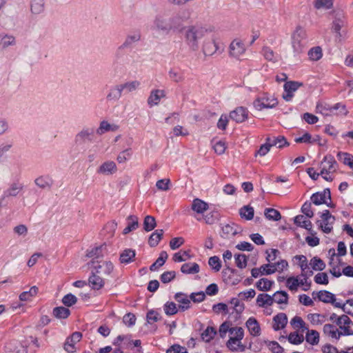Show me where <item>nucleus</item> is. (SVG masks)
Here are the masks:
<instances>
[{
	"instance_id": "nucleus-1",
	"label": "nucleus",
	"mask_w": 353,
	"mask_h": 353,
	"mask_svg": "<svg viewBox=\"0 0 353 353\" xmlns=\"http://www.w3.org/2000/svg\"><path fill=\"white\" fill-rule=\"evenodd\" d=\"M209 30L199 25L189 26L185 31V41L193 51H196L199 47V41L208 32Z\"/></svg>"
},
{
	"instance_id": "nucleus-2",
	"label": "nucleus",
	"mask_w": 353,
	"mask_h": 353,
	"mask_svg": "<svg viewBox=\"0 0 353 353\" xmlns=\"http://www.w3.org/2000/svg\"><path fill=\"white\" fill-rule=\"evenodd\" d=\"M307 34L305 30L301 27H297L292 35V47L294 55L302 53L307 44Z\"/></svg>"
},
{
	"instance_id": "nucleus-3",
	"label": "nucleus",
	"mask_w": 353,
	"mask_h": 353,
	"mask_svg": "<svg viewBox=\"0 0 353 353\" xmlns=\"http://www.w3.org/2000/svg\"><path fill=\"white\" fill-rule=\"evenodd\" d=\"M321 176L327 181H332L333 178L330 175L336 171L338 164L334 157L326 155L321 162Z\"/></svg>"
},
{
	"instance_id": "nucleus-4",
	"label": "nucleus",
	"mask_w": 353,
	"mask_h": 353,
	"mask_svg": "<svg viewBox=\"0 0 353 353\" xmlns=\"http://www.w3.org/2000/svg\"><path fill=\"white\" fill-rule=\"evenodd\" d=\"M189 18L190 13L185 10L179 11L171 17L168 16L170 32H181L184 28L185 23L189 19Z\"/></svg>"
},
{
	"instance_id": "nucleus-5",
	"label": "nucleus",
	"mask_w": 353,
	"mask_h": 353,
	"mask_svg": "<svg viewBox=\"0 0 353 353\" xmlns=\"http://www.w3.org/2000/svg\"><path fill=\"white\" fill-rule=\"evenodd\" d=\"M94 127H83L74 137V143L81 146L86 143H92L95 139Z\"/></svg>"
},
{
	"instance_id": "nucleus-6",
	"label": "nucleus",
	"mask_w": 353,
	"mask_h": 353,
	"mask_svg": "<svg viewBox=\"0 0 353 353\" xmlns=\"http://www.w3.org/2000/svg\"><path fill=\"white\" fill-rule=\"evenodd\" d=\"M151 30L159 33L168 34L170 32L168 15L165 13L157 14L153 20Z\"/></svg>"
},
{
	"instance_id": "nucleus-7",
	"label": "nucleus",
	"mask_w": 353,
	"mask_h": 353,
	"mask_svg": "<svg viewBox=\"0 0 353 353\" xmlns=\"http://www.w3.org/2000/svg\"><path fill=\"white\" fill-rule=\"evenodd\" d=\"M256 109L261 110L264 108H273L278 104L276 98L268 94H263L262 97L257 98L253 103Z\"/></svg>"
},
{
	"instance_id": "nucleus-8",
	"label": "nucleus",
	"mask_w": 353,
	"mask_h": 353,
	"mask_svg": "<svg viewBox=\"0 0 353 353\" xmlns=\"http://www.w3.org/2000/svg\"><path fill=\"white\" fill-rule=\"evenodd\" d=\"M321 217V221H317V224L323 232L325 234L330 233L333 228L332 225L335 221V217L332 216L327 210L322 212Z\"/></svg>"
},
{
	"instance_id": "nucleus-9",
	"label": "nucleus",
	"mask_w": 353,
	"mask_h": 353,
	"mask_svg": "<svg viewBox=\"0 0 353 353\" xmlns=\"http://www.w3.org/2000/svg\"><path fill=\"white\" fill-rule=\"evenodd\" d=\"M302 85L301 83L298 81H287L283 85L284 92L282 97L286 101H290L293 97L294 93Z\"/></svg>"
},
{
	"instance_id": "nucleus-10",
	"label": "nucleus",
	"mask_w": 353,
	"mask_h": 353,
	"mask_svg": "<svg viewBox=\"0 0 353 353\" xmlns=\"http://www.w3.org/2000/svg\"><path fill=\"white\" fill-rule=\"evenodd\" d=\"M82 334L79 332H75L68 337L64 343L63 348L68 353H74L76 351V344L81 341Z\"/></svg>"
},
{
	"instance_id": "nucleus-11",
	"label": "nucleus",
	"mask_w": 353,
	"mask_h": 353,
	"mask_svg": "<svg viewBox=\"0 0 353 353\" xmlns=\"http://www.w3.org/2000/svg\"><path fill=\"white\" fill-rule=\"evenodd\" d=\"M245 52L244 43L239 39L233 40L229 47L230 57L239 58Z\"/></svg>"
},
{
	"instance_id": "nucleus-12",
	"label": "nucleus",
	"mask_w": 353,
	"mask_h": 353,
	"mask_svg": "<svg viewBox=\"0 0 353 353\" xmlns=\"http://www.w3.org/2000/svg\"><path fill=\"white\" fill-rule=\"evenodd\" d=\"M311 201L316 205L326 203V199L331 201V193L329 188H325L323 192L314 193L311 196Z\"/></svg>"
},
{
	"instance_id": "nucleus-13",
	"label": "nucleus",
	"mask_w": 353,
	"mask_h": 353,
	"mask_svg": "<svg viewBox=\"0 0 353 353\" xmlns=\"http://www.w3.org/2000/svg\"><path fill=\"white\" fill-rule=\"evenodd\" d=\"M248 110L244 107H238L230 113V118L236 123H242L248 119Z\"/></svg>"
},
{
	"instance_id": "nucleus-14",
	"label": "nucleus",
	"mask_w": 353,
	"mask_h": 353,
	"mask_svg": "<svg viewBox=\"0 0 353 353\" xmlns=\"http://www.w3.org/2000/svg\"><path fill=\"white\" fill-rule=\"evenodd\" d=\"M165 97V92L163 90L155 89L150 92L147 102L150 107L157 105L162 98Z\"/></svg>"
},
{
	"instance_id": "nucleus-15",
	"label": "nucleus",
	"mask_w": 353,
	"mask_h": 353,
	"mask_svg": "<svg viewBox=\"0 0 353 353\" xmlns=\"http://www.w3.org/2000/svg\"><path fill=\"white\" fill-rule=\"evenodd\" d=\"M175 300L179 303V310L185 311L191 307V299L186 294L177 292L174 295Z\"/></svg>"
},
{
	"instance_id": "nucleus-16",
	"label": "nucleus",
	"mask_w": 353,
	"mask_h": 353,
	"mask_svg": "<svg viewBox=\"0 0 353 353\" xmlns=\"http://www.w3.org/2000/svg\"><path fill=\"white\" fill-rule=\"evenodd\" d=\"M122 94L123 92L119 84H117L110 88L106 95V100L108 102H117L121 99Z\"/></svg>"
},
{
	"instance_id": "nucleus-17",
	"label": "nucleus",
	"mask_w": 353,
	"mask_h": 353,
	"mask_svg": "<svg viewBox=\"0 0 353 353\" xmlns=\"http://www.w3.org/2000/svg\"><path fill=\"white\" fill-rule=\"evenodd\" d=\"M23 185L19 182H14L3 192L1 200L10 196H17L23 190Z\"/></svg>"
},
{
	"instance_id": "nucleus-18",
	"label": "nucleus",
	"mask_w": 353,
	"mask_h": 353,
	"mask_svg": "<svg viewBox=\"0 0 353 353\" xmlns=\"http://www.w3.org/2000/svg\"><path fill=\"white\" fill-rule=\"evenodd\" d=\"M99 273L93 269L92 270V275L89 277L88 282L90 286L94 290H99L104 285V281L101 276H99Z\"/></svg>"
},
{
	"instance_id": "nucleus-19",
	"label": "nucleus",
	"mask_w": 353,
	"mask_h": 353,
	"mask_svg": "<svg viewBox=\"0 0 353 353\" xmlns=\"http://www.w3.org/2000/svg\"><path fill=\"white\" fill-rule=\"evenodd\" d=\"M245 325L252 336H258L261 334V327L259 322L255 318L250 317L247 320Z\"/></svg>"
},
{
	"instance_id": "nucleus-20",
	"label": "nucleus",
	"mask_w": 353,
	"mask_h": 353,
	"mask_svg": "<svg viewBox=\"0 0 353 353\" xmlns=\"http://www.w3.org/2000/svg\"><path fill=\"white\" fill-rule=\"evenodd\" d=\"M288 323V317L285 313H279L273 318L272 327L275 331L281 330L285 327Z\"/></svg>"
},
{
	"instance_id": "nucleus-21",
	"label": "nucleus",
	"mask_w": 353,
	"mask_h": 353,
	"mask_svg": "<svg viewBox=\"0 0 353 353\" xmlns=\"http://www.w3.org/2000/svg\"><path fill=\"white\" fill-rule=\"evenodd\" d=\"M323 330L326 336L332 339L338 341L341 336V334L339 333V330L333 324L327 323L324 325Z\"/></svg>"
},
{
	"instance_id": "nucleus-22",
	"label": "nucleus",
	"mask_w": 353,
	"mask_h": 353,
	"mask_svg": "<svg viewBox=\"0 0 353 353\" xmlns=\"http://www.w3.org/2000/svg\"><path fill=\"white\" fill-rule=\"evenodd\" d=\"M220 49L219 43L214 39L212 41L205 42L203 47V52L205 55H212Z\"/></svg>"
},
{
	"instance_id": "nucleus-23",
	"label": "nucleus",
	"mask_w": 353,
	"mask_h": 353,
	"mask_svg": "<svg viewBox=\"0 0 353 353\" xmlns=\"http://www.w3.org/2000/svg\"><path fill=\"white\" fill-rule=\"evenodd\" d=\"M93 269L99 274L109 275L114 269V265L111 261H103L102 264H97Z\"/></svg>"
},
{
	"instance_id": "nucleus-24",
	"label": "nucleus",
	"mask_w": 353,
	"mask_h": 353,
	"mask_svg": "<svg viewBox=\"0 0 353 353\" xmlns=\"http://www.w3.org/2000/svg\"><path fill=\"white\" fill-rule=\"evenodd\" d=\"M140 81L137 80L119 83L120 88L124 94H128L136 91L140 87Z\"/></svg>"
},
{
	"instance_id": "nucleus-25",
	"label": "nucleus",
	"mask_w": 353,
	"mask_h": 353,
	"mask_svg": "<svg viewBox=\"0 0 353 353\" xmlns=\"http://www.w3.org/2000/svg\"><path fill=\"white\" fill-rule=\"evenodd\" d=\"M119 129V126L115 124H110L106 121H102L97 129H95V132L99 135H102L107 132H115Z\"/></svg>"
},
{
	"instance_id": "nucleus-26",
	"label": "nucleus",
	"mask_w": 353,
	"mask_h": 353,
	"mask_svg": "<svg viewBox=\"0 0 353 353\" xmlns=\"http://www.w3.org/2000/svg\"><path fill=\"white\" fill-rule=\"evenodd\" d=\"M16 45V39L11 34L0 33V47L3 49Z\"/></svg>"
},
{
	"instance_id": "nucleus-27",
	"label": "nucleus",
	"mask_w": 353,
	"mask_h": 353,
	"mask_svg": "<svg viewBox=\"0 0 353 353\" xmlns=\"http://www.w3.org/2000/svg\"><path fill=\"white\" fill-rule=\"evenodd\" d=\"M140 39H141V34L139 32H136L132 34H128L126 37L124 42L119 47V49L130 48L134 43L138 42Z\"/></svg>"
},
{
	"instance_id": "nucleus-28",
	"label": "nucleus",
	"mask_w": 353,
	"mask_h": 353,
	"mask_svg": "<svg viewBox=\"0 0 353 353\" xmlns=\"http://www.w3.org/2000/svg\"><path fill=\"white\" fill-rule=\"evenodd\" d=\"M117 171V165L114 161H106L99 168L98 172L103 174H112Z\"/></svg>"
},
{
	"instance_id": "nucleus-29",
	"label": "nucleus",
	"mask_w": 353,
	"mask_h": 353,
	"mask_svg": "<svg viewBox=\"0 0 353 353\" xmlns=\"http://www.w3.org/2000/svg\"><path fill=\"white\" fill-rule=\"evenodd\" d=\"M34 183L40 188H50L53 185V180L48 175L41 176L34 180Z\"/></svg>"
},
{
	"instance_id": "nucleus-30",
	"label": "nucleus",
	"mask_w": 353,
	"mask_h": 353,
	"mask_svg": "<svg viewBox=\"0 0 353 353\" xmlns=\"http://www.w3.org/2000/svg\"><path fill=\"white\" fill-rule=\"evenodd\" d=\"M136 252L132 249H125L121 254L119 261L121 263L128 264L134 259Z\"/></svg>"
},
{
	"instance_id": "nucleus-31",
	"label": "nucleus",
	"mask_w": 353,
	"mask_h": 353,
	"mask_svg": "<svg viewBox=\"0 0 353 353\" xmlns=\"http://www.w3.org/2000/svg\"><path fill=\"white\" fill-rule=\"evenodd\" d=\"M30 10L33 14L37 15L43 13L45 10L44 0H32Z\"/></svg>"
},
{
	"instance_id": "nucleus-32",
	"label": "nucleus",
	"mask_w": 353,
	"mask_h": 353,
	"mask_svg": "<svg viewBox=\"0 0 353 353\" xmlns=\"http://www.w3.org/2000/svg\"><path fill=\"white\" fill-rule=\"evenodd\" d=\"M234 223L225 224L222 227L221 237L224 239H228L230 236H233L238 233L237 229L235 228Z\"/></svg>"
},
{
	"instance_id": "nucleus-33",
	"label": "nucleus",
	"mask_w": 353,
	"mask_h": 353,
	"mask_svg": "<svg viewBox=\"0 0 353 353\" xmlns=\"http://www.w3.org/2000/svg\"><path fill=\"white\" fill-rule=\"evenodd\" d=\"M200 270V268L199 264L196 263H186L181 265V271L183 274H193L198 273Z\"/></svg>"
},
{
	"instance_id": "nucleus-34",
	"label": "nucleus",
	"mask_w": 353,
	"mask_h": 353,
	"mask_svg": "<svg viewBox=\"0 0 353 353\" xmlns=\"http://www.w3.org/2000/svg\"><path fill=\"white\" fill-rule=\"evenodd\" d=\"M273 297L268 294H260L256 298V304L259 307H264L273 304Z\"/></svg>"
},
{
	"instance_id": "nucleus-35",
	"label": "nucleus",
	"mask_w": 353,
	"mask_h": 353,
	"mask_svg": "<svg viewBox=\"0 0 353 353\" xmlns=\"http://www.w3.org/2000/svg\"><path fill=\"white\" fill-rule=\"evenodd\" d=\"M208 208L207 203L199 199H194L192 204V209L198 214H202Z\"/></svg>"
},
{
	"instance_id": "nucleus-36",
	"label": "nucleus",
	"mask_w": 353,
	"mask_h": 353,
	"mask_svg": "<svg viewBox=\"0 0 353 353\" xmlns=\"http://www.w3.org/2000/svg\"><path fill=\"white\" fill-rule=\"evenodd\" d=\"M239 215L242 219L250 221L254 218V210L250 205H244L239 209Z\"/></svg>"
},
{
	"instance_id": "nucleus-37",
	"label": "nucleus",
	"mask_w": 353,
	"mask_h": 353,
	"mask_svg": "<svg viewBox=\"0 0 353 353\" xmlns=\"http://www.w3.org/2000/svg\"><path fill=\"white\" fill-rule=\"evenodd\" d=\"M294 223L301 228L306 229L308 231L312 230V224L310 220H307L303 215H297L294 217Z\"/></svg>"
},
{
	"instance_id": "nucleus-38",
	"label": "nucleus",
	"mask_w": 353,
	"mask_h": 353,
	"mask_svg": "<svg viewBox=\"0 0 353 353\" xmlns=\"http://www.w3.org/2000/svg\"><path fill=\"white\" fill-rule=\"evenodd\" d=\"M316 296L320 301L331 303H333L335 295L329 291L321 290L316 293Z\"/></svg>"
},
{
	"instance_id": "nucleus-39",
	"label": "nucleus",
	"mask_w": 353,
	"mask_h": 353,
	"mask_svg": "<svg viewBox=\"0 0 353 353\" xmlns=\"http://www.w3.org/2000/svg\"><path fill=\"white\" fill-rule=\"evenodd\" d=\"M273 303L276 302L278 304H287L288 302V294L285 291H277L276 292L273 296Z\"/></svg>"
},
{
	"instance_id": "nucleus-40",
	"label": "nucleus",
	"mask_w": 353,
	"mask_h": 353,
	"mask_svg": "<svg viewBox=\"0 0 353 353\" xmlns=\"http://www.w3.org/2000/svg\"><path fill=\"white\" fill-rule=\"evenodd\" d=\"M168 255L165 251H162L159 258L150 267L151 271H156L159 268L161 267L166 261Z\"/></svg>"
},
{
	"instance_id": "nucleus-41",
	"label": "nucleus",
	"mask_w": 353,
	"mask_h": 353,
	"mask_svg": "<svg viewBox=\"0 0 353 353\" xmlns=\"http://www.w3.org/2000/svg\"><path fill=\"white\" fill-rule=\"evenodd\" d=\"M241 339L230 337L226 343L227 347L231 351H237L239 349L241 351H243L244 347L241 344Z\"/></svg>"
},
{
	"instance_id": "nucleus-42",
	"label": "nucleus",
	"mask_w": 353,
	"mask_h": 353,
	"mask_svg": "<svg viewBox=\"0 0 353 353\" xmlns=\"http://www.w3.org/2000/svg\"><path fill=\"white\" fill-rule=\"evenodd\" d=\"M265 218L270 221H277L281 219V213L274 208H266L264 212Z\"/></svg>"
},
{
	"instance_id": "nucleus-43",
	"label": "nucleus",
	"mask_w": 353,
	"mask_h": 353,
	"mask_svg": "<svg viewBox=\"0 0 353 353\" xmlns=\"http://www.w3.org/2000/svg\"><path fill=\"white\" fill-rule=\"evenodd\" d=\"M52 314L57 319H66L70 314V311L65 307L60 306L54 307Z\"/></svg>"
},
{
	"instance_id": "nucleus-44",
	"label": "nucleus",
	"mask_w": 353,
	"mask_h": 353,
	"mask_svg": "<svg viewBox=\"0 0 353 353\" xmlns=\"http://www.w3.org/2000/svg\"><path fill=\"white\" fill-rule=\"evenodd\" d=\"M163 234V230H155L150 236L148 239V243L151 247H155L158 245L159 242L161 239Z\"/></svg>"
},
{
	"instance_id": "nucleus-45",
	"label": "nucleus",
	"mask_w": 353,
	"mask_h": 353,
	"mask_svg": "<svg viewBox=\"0 0 353 353\" xmlns=\"http://www.w3.org/2000/svg\"><path fill=\"white\" fill-rule=\"evenodd\" d=\"M305 340L310 344L314 345H317L319 342V334L316 330H309L307 329V332L305 336Z\"/></svg>"
},
{
	"instance_id": "nucleus-46",
	"label": "nucleus",
	"mask_w": 353,
	"mask_h": 353,
	"mask_svg": "<svg viewBox=\"0 0 353 353\" xmlns=\"http://www.w3.org/2000/svg\"><path fill=\"white\" fill-rule=\"evenodd\" d=\"M273 284L274 281L263 278L256 282V287L261 291H268L272 288Z\"/></svg>"
},
{
	"instance_id": "nucleus-47",
	"label": "nucleus",
	"mask_w": 353,
	"mask_h": 353,
	"mask_svg": "<svg viewBox=\"0 0 353 353\" xmlns=\"http://www.w3.org/2000/svg\"><path fill=\"white\" fill-rule=\"evenodd\" d=\"M307 54L310 60L319 61L323 56L322 48L320 46L313 47L308 51Z\"/></svg>"
},
{
	"instance_id": "nucleus-48",
	"label": "nucleus",
	"mask_w": 353,
	"mask_h": 353,
	"mask_svg": "<svg viewBox=\"0 0 353 353\" xmlns=\"http://www.w3.org/2000/svg\"><path fill=\"white\" fill-rule=\"evenodd\" d=\"M267 141H269L271 146L276 145L279 148L289 145L285 137L283 136H278L276 137H274L272 139L268 137L267 138Z\"/></svg>"
},
{
	"instance_id": "nucleus-49",
	"label": "nucleus",
	"mask_w": 353,
	"mask_h": 353,
	"mask_svg": "<svg viewBox=\"0 0 353 353\" xmlns=\"http://www.w3.org/2000/svg\"><path fill=\"white\" fill-rule=\"evenodd\" d=\"M38 292V288L32 286L29 291L23 292L19 295V299L21 301H30L32 297L34 296Z\"/></svg>"
},
{
	"instance_id": "nucleus-50",
	"label": "nucleus",
	"mask_w": 353,
	"mask_h": 353,
	"mask_svg": "<svg viewBox=\"0 0 353 353\" xmlns=\"http://www.w3.org/2000/svg\"><path fill=\"white\" fill-rule=\"evenodd\" d=\"M310 265L312 270L316 271H321L325 268L324 261L317 256H314L310 260Z\"/></svg>"
},
{
	"instance_id": "nucleus-51",
	"label": "nucleus",
	"mask_w": 353,
	"mask_h": 353,
	"mask_svg": "<svg viewBox=\"0 0 353 353\" xmlns=\"http://www.w3.org/2000/svg\"><path fill=\"white\" fill-rule=\"evenodd\" d=\"M156 220L154 216L148 215L143 221V229L146 232L152 231L156 227Z\"/></svg>"
},
{
	"instance_id": "nucleus-52",
	"label": "nucleus",
	"mask_w": 353,
	"mask_h": 353,
	"mask_svg": "<svg viewBox=\"0 0 353 353\" xmlns=\"http://www.w3.org/2000/svg\"><path fill=\"white\" fill-rule=\"evenodd\" d=\"M291 325L293 326L294 328L296 329H301L302 332H304L305 330H307V327L305 326V323L304 321L298 316H294L292 319L290 321Z\"/></svg>"
},
{
	"instance_id": "nucleus-53",
	"label": "nucleus",
	"mask_w": 353,
	"mask_h": 353,
	"mask_svg": "<svg viewBox=\"0 0 353 353\" xmlns=\"http://www.w3.org/2000/svg\"><path fill=\"white\" fill-rule=\"evenodd\" d=\"M216 330L211 326H208L201 334V338L205 342H210L216 335Z\"/></svg>"
},
{
	"instance_id": "nucleus-54",
	"label": "nucleus",
	"mask_w": 353,
	"mask_h": 353,
	"mask_svg": "<svg viewBox=\"0 0 353 353\" xmlns=\"http://www.w3.org/2000/svg\"><path fill=\"white\" fill-rule=\"evenodd\" d=\"M262 54L265 59L268 61L276 62L277 61V56L274 52L268 46H265L262 49Z\"/></svg>"
},
{
	"instance_id": "nucleus-55",
	"label": "nucleus",
	"mask_w": 353,
	"mask_h": 353,
	"mask_svg": "<svg viewBox=\"0 0 353 353\" xmlns=\"http://www.w3.org/2000/svg\"><path fill=\"white\" fill-rule=\"evenodd\" d=\"M104 245H101L87 251L86 256L89 258H99L103 256V248Z\"/></svg>"
},
{
	"instance_id": "nucleus-56",
	"label": "nucleus",
	"mask_w": 353,
	"mask_h": 353,
	"mask_svg": "<svg viewBox=\"0 0 353 353\" xmlns=\"http://www.w3.org/2000/svg\"><path fill=\"white\" fill-rule=\"evenodd\" d=\"M333 6L332 0H316L314 1L315 8L319 9H330Z\"/></svg>"
},
{
	"instance_id": "nucleus-57",
	"label": "nucleus",
	"mask_w": 353,
	"mask_h": 353,
	"mask_svg": "<svg viewBox=\"0 0 353 353\" xmlns=\"http://www.w3.org/2000/svg\"><path fill=\"white\" fill-rule=\"evenodd\" d=\"M236 265L241 269L245 268L247 266V257L245 254H239L234 255Z\"/></svg>"
},
{
	"instance_id": "nucleus-58",
	"label": "nucleus",
	"mask_w": 353,
	"mask_h": 353,
	"mask_svg": "<svg viewBox=\"0 0 353 353\" xmlns=\"http://www.w3.org/2000/svg\"><path fill=\"white\" fill-rule=\"evenodd\" d=\"M288 339L290 343L299 345L303 343L304 337L303 334H299L296 332H292L289 334Z\"/></svg>"
},
{
	"instance_id": "nucleus-59",
	"label": "nucleus",
	"mask_w": 353,
	"mask_h": 353,
	"mask_svg": "<svg viewBox=\"0 0 353 353\" xmlns=\"http://www.w3.org/2000/svg\"><path fill=\"white\" fill-rule=\"evenodd\" d=\"M77 302V298L72 294L69 293L62 299V303L66 307H71Z\"/></svg>"
},
{
	"instance_id": "nucleus-60",
	"label": "nucleus",
	"mask_w": 353,
	"mask_h": 353,
	"mask_svg": "<svg viewBox=\"0 0 353 353\" xmlns=\"http://www.w3.org/2000/svg\"><path fill=\"white\" fill-rule=\"evenodd\" d=\"M208 264L216 272L219 271L221 268V260L216 256H211L208 260Z\"/></svg>"
},
{
	"instance_id": "nucleus-61",
	"label": "nucleus",
	"mask_w": 353,
	"mask_h": 353,
	"mask_svg": "<svg viewBox=\"0 0 353 353\" xmlns=\"http://www.w3.org/2000/svg\"><path fill=\"white\" fill-rule=\"evenodd\" d=\"M314 281L317 284L327 285L329 283L327 274L325 272H320L314 276Z\"/></svg>"
},
{
	"instance_id": "nucleus-62",
	"label": "nucleus",
	"mask_w": 353,
	"mask_h": 353,
	"mask_svg": "<svg viewBox=\"0 0 353 353\" xmlns=\"http://www.w3.org/2000/svg\"><path fill=\"white\" fill-rule=\"evenodd\" d=\"M164 311L167 315L171 316L176 314L178 310L176 308V304L174 302H167L164 305Z\"/></svg>"
},
{
	"instance_id": "nucleus-63",
	"label": "nucleus",
	"mask_w": 353,
	"mask_h": 353,
	"mask_svg": "<svg viewBox=\"0 0 353 353\" xmlns=\"http://www.w3.org/2000/svg\"><path fill=\"white\" fill-rule=\"evenodd\" d=\"M131 155L132 150L130 148H128L119 154L117 160L119 163H123L129 159Z\"/></svg>"
},
{
	"instance_id": "nucleus-64",
	"label": "nucleus",
	"mask_w": 353,
	"mask_h": 353,
	"mask_svg": "<svg viewBox=\"0 0 353 353\" xmlns=\"http://www.w3.org/2000/svg\"><path fill=\"white\" fill-rule=\"evenodd\" d=\"M316 110L318 112L327 115L332 113L331 105L326 103H318L316 105Z\"/></svg>"
}]
</instances>
